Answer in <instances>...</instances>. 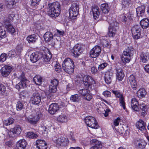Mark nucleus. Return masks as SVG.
Masks as SVG:
<instances>
[{
    "label": "nucleus",
    "instance_id": "obj_1",
    "mask_svg": "<svg viewBox=\"0 0 149 149\" xmlns=\"http://www.w3.org/2000/svg\"><path fill=\"white\" fill-rule=\"evenodd\" d=\"M47 10L48 15L52 18H55L59 15L61 7L59 3L56 1L48 4Z\"/></svg>",
    "mask_w": 149,
    "mask_h": 149
},
{
    "label": "nucleus",
    "instance_id": "obj_2",
    "mask_svg": "<svg viewBox=\"0 0 149 149\" xmlns=\"http://www.w3.org/2000/svg\"><path fill=\"white\" fill-rule=\"evenodd\" d=\"M62 65L63 69L66 73L71 74L74 72V64L72 60L70 58H65Z\"/></svg>",
    "mask_w": 149,
    "mask_h": 149
},
{
    "label": "nucleus",
    "instance_id": "obj_3",
    "mask_svg": "<svg viewBox=\"0 0 149 149\" xmlns=\"http://www.w3.org/2000/svg\"><path fill=\"white\" fill-rule=\"evenodd\" d=\"M79 5L77 3H74L72 4L69 9V17L72 21L76 18L79 14Z\"/></svg>",
    "mask_w": 149,
    "mask_h": 149
},
{
    "label": "nucleus",
    "instance_id": "obj_4",
    "mask_svg": "<svg viewBox=\"0 0 149 149\" xmlns=\"http://www.w3.org/2000/svg\"><path fill=\"white\" fill-rule=\"evenodd\" d=\"M83 81L85 87L91 89H94L95 81L93 77L89 75L84 76L83 78Z\"/></svg>",
    "mask_w": 149,
    "mask_h": 149
},
{
    "label": "nucleus",
    "instance_id": "obj_5",
    "mask_svg": "<svg viewBox=\"0 0 149 149\" xmlns=\"http://www.w3.org/2000/svg\"><path fill=\"white\" fill-rule=\"evenodd\" d=\"M113 21H110L108 20V22L110 25V28L109 29L108 35L109 37H113L115 36V32L118 29V23L113 18Z\"/></svg>",
    "mask_w": 149,
    "mask_h": 149
},
{
    "label": "nucleus",
    "instance_id": "obj_6",
    "mask_svg": "<svg viewBox=\"0 0 149 149\" xmlns=\"http://www.w3.org/2000/svg\"><path fill=\"white\" fill-rule=\"evenodd\" d=\"M42 114L40 111H38L36 114L30 116L27 118V121L30 124L35 125L42 116Z\"/></svg>",
    "mask_w": 149,
    "mask_h": 149
},
{
    "label": "nucleus",
    "instance_id": "obj_7",
    "mask_svg": "<svg viewBox=\"0 0 149 149\" xmlns=\"http://www.w3.org/2000/svg\"><path fill=\"white\" fill-rule=\"evenodd\" d=\"M85 122L87 125L95 129L98 128L99 126L95 119L91 116H87L85 118Z\"/></svg>",
    "mask_w": 149,
    "mask_h": 149
},
{
    "label": "nucleus",
    "instance_id": "obj_8",
    "mask_svg": "<svg viewBox=\"0 0 149 149\" xmlns=\"http://www.w3.org/2000/svg\"><path fill=\"white\" fill-rule=\"evenodd\" d=\"M57 88V87L49 85V90L42 92L41 94V96L42 98L45 97V96H42V94H45L47 98L49 99L53 98L54 97V94L56 92Z\"/></svg>",
    "mask_w": 149,
    "mask_h": 149
},
{
    "label": "nucleus",
    "instance_id": "obj_9",
    "mask_svg": "<svg viewBox=\"0 0 149 149\" xmlns=\"http://www.w3.org/2000/svg\"><path fill=\"white\" fill-rule=\"evenodd\" d=\"M141 28L139 25H134L131 31L134 39H138L142 37L141 36Z\"/></svg>",
    "mask_w": 149,
    "mask_h": 149
},
{
    "label": "nucleus",
    "instance_id": "obj_10",
    "mask_svg": "<svg viewBox=\"0 0 149 149\" xmlns=\"http://www.w3.org/2000/svg\"><path fill=\"white\" fill-rule=\"evenodd\" d=\"M21 131L20 126L19 125H16L13 128L11 129L8 134L11 137H16L20 134Z\"/></svg>",
    "mask_w": 149,
    "mask_h": 149
},
{
    "label": "nucleus",
    "instance_id": "obj_11",
    "mask_svg": "<svg viewBox=\"0 0 149 149\" xmlns=\"http://www.w3.org/2000/svg\"><path fill=\"white\" fill-rule=\"evenodd\" d=\"M54 136L53 138V140L56 141V144L58 146H66L68 145L69 141L68 139L64 137L58 138Z\"/></svg>",
    "mask_w": 149,
    "mask_h": 149
},
{
    "label": "nucleus",
    "instance_id": "obj_12",
    "mask_svg": "<svg viewBox=\"0 0 149 149\" xmlns=\"http://www.w3.org/2000/svg\"><path fill=\"white\" fill-rule=\"evenodd\" d=\"M41 101V95L37 91L33 93L31 97V102L32 104L38 105Z\"/></svg>",
    "mask_w": 149,
    "mask_h": 149
},
{
    "label": "nucleus",
    "instance_id": "obj_13",
    "mask_svg": "<svg viewBox=\"0 0 149 149\" xmlns=\"http://www.w3.org/2000/svg\"><path fill=\"white\" fill-rule=\"evenodd\" d=\"M12 70V68L10 66H4L0 70L1 75L4 77H6L10 74Z\"/></svg>",
    "mask_w": 149,
    "mask_h": 149
},
{
    "label": "nucleus",
    "instance_id": "obj_14",
    "mask_svg": "<svg viewBox=\"0 0 149 149\" xmlns=\"http://www.w3.org/2000/svg\"><path fill=\"white\" fill-rule=\"evenodd\" d=\"M83 51L82 46L79 44L76 45L72 50V52L75 56H79L83 52Z\"/></svg>",
    "mask_w": 149,
    "mask_h": 149
},
{
    "label": "nucleus",
    "instance_id": "obj_15",
    "mask_svg": "<svg viewBox=\"0 0 149 149\" xmlns=\"http://www.w3.org/2000/svg\"><path fill=\"white\" fill-rule=\"evenodd\" d=\"M92 146L90 149H101L102 147V145L101 142L96 139H92L90 141Z\"/></svg>",
    "mask_w": 149,
    "mask_h": 149
},
{
    "label": "nucleus",
    "instance_id": "obj_16",
    "mask_svg": "<svg viewBox=\"0 0 149 149\" xmlns=\"http://www.w3.org/2000/svg\"><path fill=\"white\" fill-rule=\"evenodd\" d=\"M128 80L132 88L134 90H136L137 88V85L135 76L133 74L131 75L129 77Z\"/></svg>",
    "mask_w": 149,
    "mask_h": 149
},
{
    "label": "nucleus",
    "instance_id": "obj_17",
    "mask_svg": "<svg viewBox=\"0 0 149 149\" xmlns=\"http://www.w3.org/2000/svg\"><path fill=\"white\" fill-rule=\"evenodd\" d=\"M59 107V105L56 103L52 104L49 106V113L51 114H54L58 110Z\"/></svg>",
    "mask_w": 149,
    "mask_h": 149
},
{
    "label": "nucleus",
    "instance_id": "obj_18",
    "mask_svg": "<svg viewBox=\"0 0 149 149\" xmlns=\"http://www.w3.org/2000/svg\"><path fill=\"white\" fill-rule=\"evenodd\" d=\"M36 145L38 149H47V145L44 140H38L36 141Z\"/></svg>",
    "mask_w": 149,
    "mask_h": 149
},
{
    "label": "nucleus",
    "instance_id": "obj_19",
    "mask_svg": "<svg viewBox=\"0 0 149 149\" xmlns=\"http://www.w3.org/2000/svg\"><path fill=\"white\" fill-rule=\"evenodd\" d=\"M101 52V48L100 46L97 45L92 49L90 51V54L91 55L99 56Z\"/></svg>",
    "mask_w": 149,
    "mask_h": 149
},
{
    "label": "nucleus",
    "instance_id": "obj_20",
    "mask_svg": "<svg viewBox=\"0 0 149 149\" xmlns=\"http://www.w3.org/2000/svg\"><path fill=\"white\" fill-rule=\"evenodd\" d=\"M27 143L24 139L20 140L16 144L17 149H25Z\"/></svg>",
    "mask_w": 149,
    "mask_h": 149
},
{
    "label": "nucleus",
    "instance_id": "obj_21",
    "mask_svg": "<svg viewBox=\"0 0 149 149\" xmlns=\"http://www.w3.org/2000/svg\"><path fill=\"white\" fill-rule=\"evenodd\" d=\"M113 77V73L110 72H107L104 76V80L106 83L108 84H110Z\"/></svg>",
    "mask_w": 149,
    "mask_h": 149
},
{
    "label": "nucleus",
    "instance_id": "obj_22",
    "mask_svg": "<svg viewBox=\"0 0 149 149\" xmlns=\"http://www.w3.org/2000/svg\"><path fill=\"white\" fill-rule=\"evenodd\" d=\"M134 49L131 47H128L123 51L122 56H133L134 52Z\"/></svg>",
    "mask_w": 149,
    "mask_h": 149
},
{
    "label": "nucleus",
    "instance_id": "obj_23",
    "mask_svg": "<svg viewBox=\"0 0 149 149\" xmlns=\"http://www.w3.org/2000/svg\"><path fill=\"white\" fill-rule=\"evenodd\" d=\"M137 15L138 17L144 15L145 11V7L144 6L138 7L136 9Z\"/></svg>",
    "mask_w": 149,
    "mask_h": 149
},
{
    "label": "nucleus",
    "instance_id": "obj_24",
    "mask_svg": "<svg viewBox=\"0 0 149 149\" xmlns=\"http://www.w3.org/2000/svg\"><path fill=\"white\" fill-rule=\"evenodd\" d=\"M116 78L118 81H121L124 77V74L122 69H116Z\"/></svg>",
    "mask_w": 149,
    "mask_h": 149
},
{
    "label": "nucleus",
    "instance_id": "obj_25",
    "mask_svg": "<svg viewBox=\"0 0 149 149\" xmlns=\"http://www.w3.org/2000/svg\"><path fill=\"white\" fill-rule=\"evenodd\" d=\"M93 15L95 19L98 18L100 15L99 8L97 6H95L92 8Z\"/></svg>",
    "mask_w": 149,
    "mask_h": 149
},
{
    "label": "nucleus",
    "instance_id": "obj_26",
    "mask_svg": "<svg viewBox=\"0 0 149 149\" xmlns=\"http://www.w3.org/2000/svg\"><path fill=\"white\" fill-rule=\"evenodd\" d=\"M38 39V37L35 34L31 35L28 36L26 40L29 43H34Z\"/></svg>",
    "mask_w": 149,
    "mask_h": 149
},
{
    "label": "nucleus",
    "instance_id": "obj_27",
    "mask_svg": "<svg viewBox=\"0 0 149 149\" xmlns=\"http://www.w3.org/2000/svg\"><path fill=\"white\" fill-rule=\"evenodd\" d=\"M131 107L132 109L135 111H137L139 105L137 100L135 98H132L131 100Z\"/></svg>",
    "mask_w": 149,
    "mask_h": 149
},
{
    "label": "nucleus",
    "instance_id": "obj_28",
    "mask_svg": "<svg viewBox=\"0 0 149 149\" xmlns=\"http://www.w3.org/2000/svg\"><path fill=\"white\" fill-rule=\"evenodd\" d=\"M140 25L143 29H147L149 26V21L148 19H144L140 22Z\"/></svg>",
    "mask_w": 149,
    "mask_h": 149
},
{
    "label": "nucleus",
    "instance_id": "obj_29",
    "mask_svg": "<svg viewBox=\"0 0 149 149\" xmlns=\"http://www.w3.org/2000/svg\"><path fill=\"white\" fill-rule=\"evenodd\" d=\"M42 78L39 75H36L33 78V81L38 85H40L42 83Z\"/></svg>",
    "mask_w": 149,
    "mask_h": 149
},
{
    "label": "nucleus",
    "instance_id": "obj_30",
    "mask_svg": "<svg viewBox=\"0 0 149 149\" xmlns=\"http://www.w3.org/2000/svg\"><path fill=\"white\" fill-rule=\"evenodd\" d=\"M101 9L102 13L104 14L108 13L110 9L109 5L107 3H104L101 4Z\"/></svg>",
    "mask_w": 149,
    "mask_h": 149
},
{
    "label": "nucleus",
    "instance_id": "obj_31",
    "mask_svg": "<svg viewBox=\"0 0 149 149\" xmlns=\"http://www.w3.org/2000/svg\"><path fill=\"white\" fill-rule=\"evenodd\" d=\"M44 38L45 41L49 42L53 38V35L52 33L50 32H47L44 35Z\"/></svg>",
    "mask_w": 149,
    "mask_h": 149
},
{
    "label": "nucleus",
    "instance_id": "obj_32",
    "mask_svg": "<svg viewBox=\"0 0 149 149\" xmlns=\"http://www.w3.org/2000/svg\"><path fill=\"white\" fill-rule=\"evenodd\" d=\"M5 26L8 32H10L12 34L15 33V30L14 28L10 23H6Z\"/></svg>",
    "mask_w": 149,
    "mask_h": 149
},
{
    "label": "nucleus",
    "instance_id": "obj_33",
    "mask_svg": "<svg viewBox=\"0 0 149 149\" xmlns=\"http://www.w3.org/2000/svg\"><path fill=\"white\" fill-rule=\"evenodd\" d=\"M146 93L145 90L143 88L140 89L137 93L138 97L140 98L144 97Z\"/></svg>",
    "mask_w": 149,
    "mask_h": 149
},
{
    "label": "nucleus",
    "instance_id": "obj_34",
    "mask_svg": "<svg viewBox=\"0 0 149 149\" xmlns=\"http://www.w3.org/2000/svg\"><path fill=\"white\" fill-rule=\"evenodd\" d=\"M136 125L137 128L142 131L145 128L144 122L142 120H140L136 123Z\"/></svg>",
    "mask_w": 149,
    "mask_h": 149
},
{
    "label": "nucleus",
    "instance_id": "obj_35",
    "mask_svg": "<svg viewBox=\"0 0 149 149\" xmlns=\"http://www.w3.org/2000/svg\"><path fill=\"white\" fill-rule=\"evenodd\" d=\"M24 102L18 101L16 104V109L17 111H20L24 108Z\"/></svg>",
    "mask_w": 149,
    "mask_h": 149
},
{
    "label": "nucleus",
    "instance_id": "obj_36",
    "mask_svg": "<svg viewBox=\"0 0 149 149\" xmlns=\"http://www.w3.org/2000/svg\"><path fill=\"white\" fill-rule=\"evenodd\" d=\"M6 7L9 8H12L15 3V0H4Z\"/></svg>",
    "mask_w": 149,
    "mask_h": 149
},
{
    "label": "nucleus",
    "instance_id": "obj_37",
    "mask_svg": "<svg viewBox=\"0 0 149 149\" xmlns=\"http://www.w3.org/2000/svg\"><path fill=\"white\" fill-rule=\"evenodd\" d=\"M70 100L73 102H79L80 99V97L77 94L72 95L70 98Z\"/></svg>",
    "mask_w": 149,
    "mask_h": 149
},
{
    "label": "nucleus",
    "instance_id": "obj_38",
    "mask_svg": "<svg viewBox=\"0 0 149 149\" xmlns=\"http://www.w3.org/2000/svg\"><path fill=\"white\" fill-rule=\"evenodd\" d=\"M57 120L62 123H65L67 121L68 118L65 115L61 114L59 115L58 117Z\"/></svg>",
    "mask_w": 149,
    "mask_h": 149
},
{
    "label": "nucleus",
    "instance_id": "obj_39",
    "mask_svg": "<svg viewBox=\"0 0 149 149\" xmlns=\"http://www.w3.org/2000/svg\"><path fill=\"white\" fill-rule=\"evenodd\" d=\"M27 86L26 82L20 81L16 85L15 87L19 91L21 88H26Z\"/></svg>",
    "mask_w": 149,
    "mask_h": 149
},
{
    "label": "nucleus",
    "instance_id": "obj_40",
    "mask_svg": "<svg viewBox=\"0 0 149 149\" xmlns=\"http://www.w3.org/2000/svg\"><path fill=\"white\" fill-rule=\"evenodd\" d=\"M4 27L0 26V40L6 37V32L4 29Z\"/></svg>",
    "mask_w": 149,
    "mask_h": 149
},
{
    "label": "nucleus",
    "instance_id": "obj_41",
    "mask_svg": "<svg viewBox=\"0 0 149 149\" xmlns=\"http://www.w3.org/2000/svg\"><path fill=\"white\" fill-rule=\"evenodd\" d=\"M14 121L15 120L13 118H9L4 121L3 124L5 125L8 126L13 123Z\"/></svg>",
    "mask_w": 149,
    "mask_h": 149
},
{
    "label": "nucleus",
    "instance_id": "obj_42",
    "mask_svg": "<svg viewBox=\"0 0 149 149\" xmlns=\"http://www.w3.org/2000/svg\"><path fill=\"white\" fill-rule=\"evenodd\" d=\"M52 56H41L39 58L40 61L41 62L46 63L50 61Z\"/></svg>",
    "mask_w": 149,
    "mask_h": 149
},
{
    "label": "nucleus",
    "instance_id": "obj_43",
    "mask_svg": "<svg viewBox=\"0 0 149 149\" xmlns=\"http://www.w3.org/2000/svg\"><path fill=\"white\" fill-rule=\"evenodd\" d=\"M26 136L30 139H35L37 137L38 135L33 132H30L27 133Z\"/></svg>",
    "mask_w": 149,
    "mask_h": 149
},
{
    "label": "nucleus",
    "instance_id": "obj_44",
    "mask_svg": "<svg viewBox=\"0 0 149 149\" xmlns=\"http://www.w3.org/2000/svg\"><path fill=\"white\" fill-rule=\"evenodd\" d=\"M120 121V118L118 117L116 119L114 120L113 122L112 123H111V125L113 129H114V128L116 129L115 127L118 126L119 124V122Z\"/></svg>",
    "mask_w": 149,
    "mask_h": 149
},
{
    "label": "nucleus",
    "instance_id": "obj_45",
    "mask_svg": "<svg viewBox=\"0 0 149 149\" xmlns=\"http://www.w3.org/2000/svg\"><path fill=\"white\" fill-rule=\"evenodd\" d=\"M41 56H49L52 54L49 49H45L44 50L41 52Z\"/></svg>",
    "mask_w": 149,
    "mask_h": 149
},
{
    "label": "nucleus",
    "instance_id": "obj_46",
    "mask_svg": "<svg viewBox=\"0 0 149 149\" xmlns=\"http://www.w3.org/2000/svg\"><path fill=\"white\" fill-rule=\"evenodd\" d=\"M79 93L82 96H85L88 93V90L86 88L81 89L78 91Z\"/></svg>",
    "mask_w": 149,
    "mask_h": 149
},
{
    "label": "nucleus",
    "instance_id": "obj_47",
    "mask_svg": "<svg viewBox=\"0 0 149 149\" xmlns=\"http://www.w3.org/2000/svg\"><path fill=\"white\" fill-rule=\"evenodd\" d=\"M100 42L101 45L104 47H107L110 46V44L106 40H101Z\"/></svg>",
    "mask_w": 149,
    "mask_h": 149
},
{
    "label": "nucleus",
    "instance_id": "obj_48",
    "mask_svg": "<svg viewBox=\"0 0 149 149\" xmlns=\"http://www.w3.org/2000/svg\"><path fill=\"white\" fill-rule=\"evenodd\" d=\"M119 102L120 104V106L123 107V109H126L125 103V102L124 97H123L119 99Z\"/></svg>",
    "mask_w": 149,
    "mask_h": 149
},
{
    "label": "nucleus",
    "instance_id": "obj_49",
    "mask_svg": "<svg viewBox=\"0 0 149 149\" xmlns=\"http://www.w3.org/2000/svg\"><path fill=\"white\" fill-rule=\"evenodd\" d=\"M50 82V85H52L57 87L58 85L59 81L58 80L55 79L51 80Z\"/></svg>",
    "mask_w": 149,
    "mask_h": 149
},
{
    "label": "nucleus",
    "instance_id": "obj_50",
    "mask_svg": "<svg viewBox=\"0 0 149 149\" xmlns=\"http://www.w3.org/2000/svg\"><path fill=\"white\" fill-rule=\"evenodd\" d=\"M130 56H121V60L124 64H126L127 63L130 62Z\"/></svg>",
    "mask_w": 149,
    "mask_h": 149
},
{
    "label": "nucleus",
    "instance_id": "obj_51",
    "mask_svg": "<svg viewBox=\"0 0 149 149\" xmlns=\"http://www.w3.org/2000/svg\"><path fill=\"white\" fill-rule=\"evenodd\" d=\"M112 93L115 95L116 97L119 99L123 97V95L119 92L116 91H112Z\"/></svg>",
    "mask_w": 149,
    "mask_h": 149
},
{
    "label": "nucleus",
    "instance_id": "obj_52",
    "mask_svg": "<svg viewBox=\"0 0 149 149\" xmlns=\"http://www.w3.org/2000/svg\"><path fill=\"white\" fill-rule=\"evenodd\" d=\"M31 5L34 7L36 6L39 4L41 0H31Z\"/></svg>",
    "mask_w": 149,
    "mask_h": 149
},
{
    "label": "nucleus",
    "instance_id": "obj_53",
    "mask_svg": "<svg viewBox=\"0 0 149 149\" xmlns=\"http://www.w3.org/2000/svg\"><path fill=\"white\" fill-rule=\"evenodd\" d=\"M19 78L21 80V81L26 82L25 81H27V79L25 77L24 73L23 72L20 75Z\"/></svg>",
    "mask_w": 149,
    "mask_h": 149
},
{
    "label": "nucleus",
    "instance_id": "obj_54",
    "mask_svg": "<svg viewBox=\"0 0 149 149\" xmlns=\"http://www.w3.org/2000/svg\"><path fill=\"white\" fill-rule=\"evenodd\" d=\"M107 65V63H102L98 67V69L99 70H101L103 69Z\"/></svg>",
    "mask_w": 149,
    "mask_h": 149
},
{
    "label": "nucleus",
    "instance_id": "obj_55",
    "mask_svg": "<svg viewBox=\"0 0 149 149\" xmlns=\"http://www.w3.org/2000/svg\"><path fill=\"white\" fill-rule=\"evenodd\" d=\"M30 60L33 63L36 62L38 60V56H30Z\"/></svg>",
    "mask_w": 149,
    "mask_h": 149
},
{
    "label": "nucleus",
    "instance_id": "obj_56",
    "mask_svg": "<svg viewBox=\"0 0 149 149\" xmlns=\"http://www.w3.org/2000/svg\"><path fill=\"white\" fill-rule=\"evenodd\" d=\"M6 91V87L2 84H0V94H3Z\"/></svg>",
    "mask_w": 149,
    "mask_h": 149
},
{
    "label": "nucleus",
    "instance_id": "obj_57",
    "mask_svg": "<svg viewBox=\"0 0 149 149\" xmlns=\"http://www.w3.org/2000/svg\"><path fill=\"white\" fill-rule=\"evenodd\" d=\"M55 71L58 73H59L61 71V67L59 64H56L55 66Z\"/></svg>",
    "mask_w": 149,
    "mask_h": 149
},
{
    "label": "nucleus",
    "instance_id": "obj_58",
    "mask_svg": "<svg viewBox=\"0 0 149 149\" xmlns=\"http://www.w3.org/2000/svg\"><path fill=\"white\" fill-rule=\"evenodd\" d=\"M91 72L92 74H95L97 72V70L96 68L93 66L91 68Z\"/></svg>",
    "mask_w": 149,
    "mask_h": 149
},
{
    "label": "nucleus",
    "instance_id": "obj_59",
    "mask_svg": "<svg viewBox=\"0 0 149 149\" xmlns=\"http://www.w3.org/2000/svg\"><path fill=\"white\" fill-rule=\"evenodd\" d=\"M84 97L86 100L88 101H90L92 98V96L89 94L88 93L86 95L85 97L84 96Z\"/></svg>",
    "mask_w": 149,
    "mask_h": 149
},
{
    "label": "nucleus",
    "instance_id": "obj_60",
    "mask_svg": "<svg viewBox=\"0 0 149 149\" xmlns=\"http://www.w3.org/2000/svg\"><path fill=\"white\" fill-rule=\"evenodd\" d=\"M15 16V14L14 12H12L11 14H9L8 18L10 21H12L13 19V17Z\"/></svg>",
    "mask_w": 149,
    "mask_h": 149
},
{
    "label": "nucleus",
    "instance_id": "obj_61",
    "mask_svg": "<svg viewBox=\"0 0 149 149\" xmlns=\"http://www.w3.org/2000/svg\"><path fill=\"white\" fill-rule=\"evenodd\" d=\"M16 49L17 51H18L19 54H18V55L19 56H20L21 55V50L22 49V47L20 45H17L16 47ZM16 55H17V54H16Z\"/></svg>",
    "mask_w": 149,
    "mask_h": 149
},
{
    "label": "nucleus",
    "instance_id": "obj_62",
    "mask_svg": "<svg viewBox=\"0 0 149 149\" xmlns=\"http://www.w3.org/2000/svg\"><path fill=\"white\" fill-rule=\"evenodd\" d=\"M103 94L106 97H109L111 95V93L108 91H106L103 92Z\"/></svg>",
    "mask_w": 149,
    "mask_h": 149
},
{
    "label": "nucleus",
    "instance_id": "obj_63",
    "mask_svg": "<svg viewBox=\"0 0 149 149\" xmlns=\"http://www.w3.org/2000/svg\"><path fill=\"white\" fill-rule=\"evenodd\" d=\"M142 111H144V109L145 111H146V105L144 104H140L139 105Z\"/></svg>",
    "mask_w": 149,
    "mask_h": 149
},
{
    "label": "nucleus",
    "instance_id": "obj_64",
    "mask_svg": "<svg viewBox=\"0 0 149 149\" xmlns=\"http://www.w3.org/2000/svg\"><path fill=\"white\" fill-rule=\"evenodd\" d=\"M145 144L144 143L142 142L141 143H139L137 147L138 148H145Z\"/></svg>",
    "mask_w": 149,
    "mask_h": 149
}]
</instances>
